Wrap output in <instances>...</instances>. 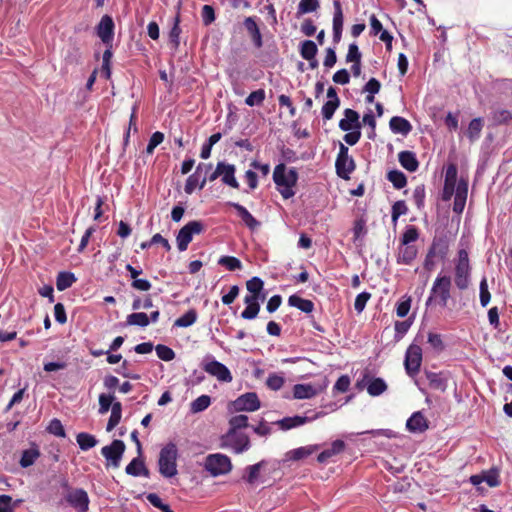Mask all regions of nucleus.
<instances>
[{
  "label": "nucleus",
  "mask_w": 512,
  "mask_h": 512,
  "mask_svg": "<svg viewBox=\"0 0 512 512\" xmlns=\"http://www.w3.org/2000/svg\"><path fill=\"white\" fill-rule=\"evenodd\" d=\"M454 283L459 290H466L471 282V265L466 249H460L454 260Z\"/></svg>",
  "instance_id": "nucleus-1"
},
{
  "label": "nucleus",
  "mask_w": 512,
  "mask_h": 512,
  "mask_svg": "<svg viewBox=\"0 0 512 512\" xmlns=\"http://www.w3.org/2000/svg\"><path fill=\"white\" fill-rule=\"evenodd\" d=\"M178 449L172 442L164 446L159 453V472L165 478L174 477L177 474Z\"/></svg>",
  "instance_id": "nucleus-2"
},
{
  "label": "nucleus",
  "mask_w": 512,
  "mask_h": 512,
  "mask_svg": "<svg viewBox=\"0 0 512 512\" xmlns=\"http://www.w3.org/2000/svg\"><path fill=\"white\" fill-rule=\"evenodd\" d=\"M451 278L449 276H438L432 286L431 295L426 301V305H430L434 299H438L442 307H446L450 298Z\"/></svg>",
  "instance_id": "nucleus-3"
},
{
  "label": "nucleus",
  "mask_w": 512,
  "mask_h": 512,
  "mask_svg": "<svg viewBox=\"0 0 512 512\" xmlns=\"http://www.w3.org/2000/svg\"><path fill=\"white\" fill-rule=\"evenodd\" d=\"M202 369L218 381L230 383L233 380L230 370L223 363L215 360L211 355H206L201 363Z\"/></svg>",
  "instance_id": "nucleus-4"
},
{
  "label": "nucleus",
  "mask_w": 512,
  "mask_h": 512,
  "mask_svg": "<svg viewBox=\"0 0 512 512\" xmlns=\"http://www.w3.org/2000/svg\"><path fill=\"white\" fill-rule=\"evenodd\" d=\"M356 164L352 156L349 155V149L343 143L339 145V153L335 161V169L338 177L349 180L350 174L355 170Z\"/></svg>",
  "instance_id": "nucleus-5"
},
{
  "label": "nucleus",
  "mask_w": 512,
  "mask_h": 512,
  "mask_svg": "<svg viewBox=\"0 0 512 512\" xmlns=\"http://www.w3.org/2000/svg\"><path fill=\"white\" fill-rule=\"evenodd\" d=\"M205 229L203 222L194 220L184 225L176 236L177 247L179 251L187 250L189 243L193 239V235L201 234Z\"/></svg>",
  "instance_id": "nucleus-6"
},
{
  "label": "nucleus",
  "mask_w": 512,
  "mask_h": 512,
  "mask_svg": "<svg viewBox=\"0 0 512 512\" xmlns=\"http://www.w3.org/2000/svg\"><path fill=\"white\" fill-rule=\"evenodd\" d=\"M204 468L212 476L227 474L232 469L230 458L223 454H210L206 457Z\"/></svg>",
  "instance_id": "nucleus-7"
},
{
  "label": "nucleus",
  "mask_w": 512,
  "mask_h": 512,
  "mask_svg": "<svg viewBox=\"0 0 512 512\" xmlns=\"http://www.w3.org/2000/svg\"><path fill=\"white\" fill-rule=\"evenodd\" d=\"M422 363V349L416 344H411L405 354L404 366L406 373L413 377L419 370Z\"/></svg>",
  "instance_id": "nucleus-8"
},
{
  "label": "nucleus",
  "mask_w": 512,
  "mask_h": 512,
  "mask_svg": "<svg viewBox=\"0 0 512 512\" xmlns=\"http://www.w3.org/2000/svg\"><path fill=\"white\" fill-rule=\"evenodd\" d=\"M273 181L277 187L295 186L298 181V172L296 168H290L286 173V165L280 163L274 168Z\"/></svg>",
  "instance_id": "nucleus-9"
},
{
  "label": "nucleus",
  "mask_w": 512,
  "mask_h": 512,
  "mask_svg": "<svg viewBox=\"0 0 512 512\" xmlns=\"http://www.w3.org/2000/svg\"><path fill=\"white\" fill-rule=\"evenodd\" d=\"M65 501L77 512H87L90 499L88 493L83 488H75L65 493Z\"/></svg>",
  "instance_id": "nucleus-10"
},
{
  "label": "nucleus",
  "mask_w": 512,
  "mask_h": 512,
  "mask_svg": "<svg viewBox=\"0 0 512 512\" xmlns=\"http://www.w3.org/2000/svg\"><path fill=\"white\" fill-rule=\"evenodd\" d=\"M125 448V443L122 440H114L110 445L104 446L101 453L111 466L119 467Z\"/></svg>",
  "instance_id": "nucleus-11"
},
{
  "label": "nucleus",
  "mask_w": 512,
  "mask_h": 512,
  "mask_svg": "<svg viewBox=\"0 0 512 512\" xmlns=\"http://www.w3.org/2000/svg\"><path fill=\"white\" fill-rule=\"evenodd\" d=\"M235 411L254 412L261 407L260 400L255 392H247L233 401Z\"/></svg>",
  "instance_id": "nucleus-12"
},
{
  "label": "nucleus",
  "mask_w": 512,
  "mask_h": 512,
  "mask_svg": "<svg viewBox=\"0 0 512 512\" xmlns=\"http://www.w3.org/2000/svg\"><path fill=\"white\" fill-rule=\"evenodd\" d=\"M322 415V412H316L312 416H300L295 415L293 417H284L283 419H280L275 422V424L281 429V430H290L295 427L302 426L304 424L310 423L314 421L315 419L319 418Z\"/></svg>",
  "instance_id": "nucleus-13"
},
{
  "label": "nucleus",
  "mask_w": 512,
  "mask_h": 512,
  "mask_svg": "<svg viewBox=\"0 0 512 512\" xmlns=\"http://www.w3.org/2000/svg\"><path fill=\"white\" fill-rule=\"evenodd\" d=\"M114 28L113 19L109 15H104L96 26V34L106 46H110L113 41Z\"/></svg>",
  "instance_id": "nucleus-14"
},
{
  "label": "nucleus",
  "mask_w": 512,
  "mask_h": 512,
  "mask_svg": "<svg viewBox=\"0 0 512 512\" xmlns=\"http://www.w3.org/2000/svg\"><path fill=\"white\" fill-rule=\"evenodd\" d=\"M227 441L235 453H243L250 448L249 437L244 433L228 432Z\"/></svg>",
  "instance_id": "nucleus-15"
},
{
  "label": "nucleus",
  "mask_w": 512,
  "mask_h": 512,
  "mask_svg": "<svg viewBox=\"0 0 512 512\" xmlns=\"http://www.w3.org/2000/svg\"><path fill=\"white\" fill-rule=\"evenodd\" d=\"M418 255L416 245L400 244L397 249L396 261L398 264L411 265Z\"/></svg>",
  "instance_id": "nucleus-16"
},
{
  "label": "nucleus",
  "mask_w": 512,
  "mask_h": 512,
  "mask_svg": "<svg viewBox=\"0 0 512 512\" xmlns=\"http://www.w3.org/2000/svg\"><path fill=\"white\" fill-rule=\"evenodd\" d=\"M344 118L339 121V128L342 131H351L361 129V122L359 121V114L357 111L347 108L344 110Z\"/></svg>",
  "instance_id": "nucleus-17"
},
{
  "label": "nucleus",
  "mask_w": 512,
  "mask_h": 512,
  "mask_svg": "<svg viewBox=\"0 0 512 512\" xmlns=\"http://www.w3.org/2000/svg\"><path fill=\"white\" fill-rule=\"evenodd\" d=\"M211 169H212L211 163L210 164L200 163L197 166L196 171L187 178L185 187H184L185 192L187 194H191L196 189V187L200 188V182H201L200 173L202 171H204L207 174Z\"/></svg>",
  "instance_id": "nucleus-18"
},
{
  "label": "nucleus",
  "mask_w": 512,
  "mask_h": 512,
  "mask_svg": "<svg viewBox=\"0 0 512 512\" xmlns=\"http://www.w3.org/2000/svg\"><path fill=\"white\" fill-rule=\"evenodd\" d=\"M227 205L233 207L244 224L252 231L260 227V222L242 205L236 202H227Z\"/></svg>",
  "instance_id": "nucleus-19"
},
{
  "label": "nucleus",
  "mask_w": 512,
  "mask_h": 512,
  "mask_svg": "<svg viewBox=\"0 0 512 512\" xmlns=\"http://www.w3.org/2000/svg\"><path fill=\"white\" fill-rule=\"evenodd\" d=\"M467 192V182L460 180L455 191V198L453 202V211L455 213L461 214L463 212L466 204Z\"/></svg>",
  "instance_id": "nucleus-20"
},
{
  "label": "nucleus",
  "mask_w": 512,
  "mask_h": 512,
  "mask_svg": "<svg viewBox=\"0 0 512 512\" xmlns=\"http://www.w3.org/2000/svg\"><path fill=\"white\" fill-rule=\"evenodd\" d=\"M449 250V244L446 237H434L429 247L430 257L445 259Z\"/></svg>",
  "instance_id": "nucleus-21"
},
{
  "label": "nucleus",
  "mask_w": 512,
  "mask_h": 512,
  "mask_svg": "<svg viewBox=\"0 0 512 512\" xmlns=\"http://www.w3.org/2000/svg\"><path fill=\"white\" fill-rule=\"evenodd\" d=\"M406 428L413 433H422L428 429V421L420 411L414 412L407 420Z\"/></svg>",
  "instance_id": "nucleus-22"
},
{
  "label": "nucleus",
  "mask_w": 512,
  "mask_h": 512,
  "mask_svg": "<svg viewBox=\"0 0 512 512\" xmlns=\"http://www.w3.org/2000/svg\"><path fill=\"white\" fill-rule=\"evenodd\" d=\"M389 127L394 134L407 136L412 131L411 123L400 116H394L389 121Z\"/></svg>",
  "instance_id": "nucleus-23"
},
{
  "label": "nucleus",
  "mask_w": 512,
  "mask_h": 512,
  "mask_svg": "<svg viewBox=\"0 0 512 512\" xmlns=\"http://www.w3.org/2000/svg\"><path fill=\"white\" fill-rule=\"evenodd\" d=\"M398 160L401 166L409 172H415L419 167V161L417 160L416 154L412 151H401L398 154Z\"/></svg>",
  "instance_id": "nucleus-24"
},
{
  "label": "nucleus",
  "mask_w": 512,
  "mask_h": 512,
  "mask_svg": "<svg viewBox=\"0 0 512 512\" xmlns=\"http://www.w3.org/2000/svg\"><path fill=\"white\" fill-rule=\"evenodd\" d=\"M345 449V442L337 439L332 442L331 446L323 450L317 457L319 463L327 462L331 457L340 454Z\"/></svg>",
  "instance_id": "nucleus-25"
},
{
  "label": "nucleus",
  "mask_w": 512,
  "mask_h": 512,
  "mask_svg": "<svg viewBox=\"0 0 512 512\" xmlns=\"http://www.w3.org/2000/svg\"><path fill=\"white\" fill-rule=\"evenodd\" d=\"M319 449V445H308L290 450L286 453V460L299 461L302 460Z\"/></svg>",
  "instance_id": "nucleus-26"
},
{
  "label": "nucleus",
  "mask_w": 512,
  "mask_h": 512,
  "mask_svg": "<svg viewBox=\"0 0 512 512\" xmlns=\"http://www.w3.org/2000/svg\"><path fill=\"white\" fill-rule=\"evenodd\" d=\"M221 181L232 188H239V183L237 179L235 178V171L236 168L233 164H228L225 162H222L221 167Z\"/></svg>",
  "instance_id": "nucleus-27"
},
{
  "label": "nucleus",
  "mask_w": 512,
  "mask_h": 512,
  "mask_svg": "<svg viewBox=\"0 0 512 512\" xmlns=\"http://www.w3.org/2000/svg\"><path fill=\"white\" fill-rule=\"evenodd\" d=\"M244 26L248 33L250 34L254 46L256 48H261L263 45L262 35L254 18L247 17L244 20Z\"/></svg>",
  "instance_id": "nucleus-28"
},
{
  "label": "nucleus",
  "mask_w": 512,
  "mask_h": 512,
  "mask_svg": "<svg viewBox=\"0 0 512 512\" xmlns=\"http://www.w3.org/2000/svg\"><path fill=\"white\" fill-rule=\"evenodd\" d=\"M317 395V389L312 384H296L293 387V398L311 399Z\"/></svg>",
  "instance_id": "nucleus-29"
},
{
  "label": "nucleus",
  "mask_w": 512,
  "mask_h": 512,
  "mask_svg": "<svg viewBox=\"0 0 512 512\" xmlns=\"http://www.w3.org/2000/svg\"><path fill=\"white\" fill-rule=\"evenodd\" d=\"M288 304L304 313H311L314 310V303L311 300L304 299L298 295H291L288 298Z\"/></svg>",
  "instance_id": "nucleus-30"
},
{
  "label": "nucleus",
  "mask_w": 512,
  "mask_h": 512,
  "mask_svg": "<svg viewBox=\"0 0 512 512\" xmlns=\"http://www.w3.org/2000/svg\"><path fill=\"white\" fill-rule=\"evenodd\" d=\"M40 457V450L38 447H32L30 449H26L22 452L19 464L22 468H27L32 466L35 461Z\"/></svg>",
  "instance_id": "nucleus-31"
},
{
  "label": "nucleus",
  "mask_w": 512,
  "mask_h": 512,
  "mask_svg": "<svg viewBox=\"0 0 512 512\" xmlns=\"http://www.w3.org/2000/svg\"><path fill=\"white\" fill-rule=\"evenodd\" d=\"M76 281L77 278L72 272L62 271L57 275L56 287L59 291H64L70 288Z\"/></svg>",
  "instance_id": "nucleus-32"
},
{
  "label": "nucleus",
  "mask_w": 512,
  "mask_h": 512,
  "mask_svg": "<svg viewBox=\"0 0 512 512\" xmlns=\"http://www.w3.org/2000/svg\"><path fill=\"white\" fill-rule=\"evenodd\" d=\"M483 129V119L478 117L470 121L466 135L470 142H475L480 138L481 131Z\"/></svg>",
  "instance_id": "nucleus-33"
},
{
  "label": "nucleus",
  "mask_w": 512,
  "mask_h": 512,
  "mask_svg": "<svg viewBox=\"0 0 512 512\" xmlns=\"http://www.w3.org/2000/svg\"><path fill=\"white\" fill-rule=\"evenodd\" d=\"M180 24V17L177 15L174 18V24L169 32V43L171 44V48L173 51H177L180 45V34H181V28L179 26Z\"/></svg>",
  "instance_id": "nucleus-34"
},
{
  "label": "nucleus",
  "mask_w": 512,
  "mask_h": 512,
  "mask_svg": "<svg viewBox=\"0 0 512 512\" xmlns=\"http://www.w3.org/2000/svg\"><path fill=\"white\" fill-rule=\"evenodd\" d=\"M387 179L396 189H402L407 185V177L400 170H391L387 173Z\"/></svg>",
  "instance_id": "nucleus-35"
},
{
  "label": "nucleus",
  "mask_w": 512,
  "mask_h": 512,
  "mask_svg": "<svg viewBox=\"0 0 512 512\" xmlns=\"http://www.w3.org/2000/svg\"><path fill=\"white\" fill-rule=\"evenodd\" d=\"M387 390V384L382 378H373L368 386L367 392L371 396H379Z\"/></svg>",
  "instance_id": "nucleus-36"
},
{
  "label": "nucleus",
  "mask_w": 512,
  "mask_h": 512,
  "mask_svg": "<svg viewBox=\"0 0 512 512\" xmlns=\"http://www.w3.org/2000/svg\"><path fill=\"white\" fill-rule=\"evenodd\" d=\"M318 52L317 45L312 40H304L301 43L300 47V55L303 59H312L316 57V54Z\"/></svg>",
  "instance_id": "nucleus-37"
},
{
  "label": "nucleus",
  "mask_w": 512,
  "mask_h": 512,
  "mask_svg": "<svg viewBox=\"0 0 512 512\" xmlns=\"http://www.w3.org/2000/svg\"><path fill=\"white\" fill-rule=\"evenodd\" d=\"M77 443L81 450L87 451L91 448H93L97 444L96 438L85 432H81L76 437Z\"/></svg>",
  "instance_id": "nucleus-38"
},
{
  "label": "nucleus",
  "mask_w": 512,
  "mask_h": 512,
  "mask_svg": "<svg viewBox=\"0 0 512 512\" xmlns=\"http://www.w3.org/2000/svg\"><path fill=\"white\" fill-rule=\"evenodd\" d=\"M122 406L120 402H114L111 407V415L107 424V431L113 430L120 422Z\"/></svg>",
  "instance_id": "nucleus-39"
},
{
  "label": "nucleus",
  "mask_w": 512,
  "mask_h": 512,
  "mask_svg": "<svg viewBox=\"0 0 512 512\" xmlns=\"http://www.w3.org/2000/svg\"><path fill=\"white\" fill-rule=\"evenodd\" d=\"M197 312L195 309H190L186 313H184L182 316H180L176 321L174 322V326L177 327H189L193 325L197 320Z\"/></svg>",
  "instance_id": "nucleus-40"
},
{
  "label": "nucleus",
  "mask_w": 512,
  "mask_h": 512,
  "mask_svg": "<svg viewBox=\"0 0 512 512\" xmlns=\"http://www.w3.org/2000/svg\"><path fill=\"white\" fill-rule=\"evenodd\" d=\"M492 120L495 125H504L512 122V112L506 109H497L492 112Z\"/></svg>",
  "instance_id": "nucleus-41"
},
{
  "label": "nucleus",
  "mask_w": 512,
  "mask_h": 512,
  "mask_svg": "<svg viewBox=\"0 0 512 512\" xmlns=\"http://www.w3.org/2000/svg\"><path fill=\"white\" fill-rule=\"evenodd\" d=\"M418 238H419L418 228L414 225H408V226H406L405 231L402 234V237L400 239V244L413 245L412 243L415 242Z\"/></svg>",
  "instance_id": "nucleus-42"
},
{
  "label": "nucleus",
  "mask_w": 512,
  "mask_h": 512,
  "mask_svg": "<svg viewBox=\"0 0 512 512\" xmlns=\"http://www.w3.org/2000/svg\"><path fill=\"white\" fill-rule=\"evenodd\" d=\"M211 404V398L208 395H201L191 402L190 409L193 413H199L206 410Z\"/></svg>",
  "instance_id": "nucleus-43"
},
{
  "label": "nucleus",
  "mask_w": 512,
  "mask_h": 512,
  "mask_svg": "<svg viewBox=\"0 0 512 512\" xmlns=\"http://www.w3.org/2000/svg\"><path fill=\"white\" fill-rule=\"evenodd\" d=\"M218 264L224 266L229 271L242 269L241 261L234 256H222L219 258Z\"/></svg>",
  "instance_id": "nucleus-44"
},
{
  "label": "nucleus",
  "mask_w": 512,
  "mask_h": 512,
  "mask_svg": "<svg viewBox=\"0 0 512 512\" xmlns=\"http://www.w3.org/2000/svg\"><path fill=\"white\" fill-rule=\"evenodd\" d=\"M130 475L134 476H148L149 471L146 468L144 461L140 458H134L132 461H130Z\"/></svg>",
  "instance_id": "nucleus-45"
},
{
  "label": "nucleus",
  "mask_w": 512,
  "mask_h": 512,
  "mask_svg": "<svg viewBox=\"0 0 512 512\" xmlns=\"http://www.w3.org/2000/svg\"><path fill=\"white\" fill-rule=\"evenodd\" d=\"M366 233V219L363 217L356 219L353 225V241L356 243L360 238H363Z\"/></svg>",
  "instance_id": "nucleus-46"
},
{
  "label": "nucleus",
  "mask_w": 512,
  "mask_h": 512,
  "mask_svg": "<svg viewBox=\"0 0 512 512\" xmlns=\"http://www.w3.org/2000/svg\"><path fill=\"white\" fill-rule=\"evenodd\" d=\"M265 464V461H260L254 465H250L246 468V471H247V475L244 476V479L249 483V484H253L258 476H259V473H260V470L261 468L264 466Z\"/></svg>",
  "instance_id": "nucleus-47"
},
{
  "label": "nucleus",
  "mask_w": 512,
  "mask_h": 512,
  "mask_svg": "<svg viewBox=\"0 0 512 512\" xmlns=\"http://www.w3.org/2000/svg\"><path fill=\"white\" fill-rule=\"evenodd\" d=\"M230 429L228 432H237L238 429L248 427V416L236 415L229 420Z\"/></svg>",
  "instance_id": "nucleus-48"
},
{
  "label": "nucleus",
  "mask_w": 512,
  "mask_h": 512,
  "mask_svg": "<svg viewBox=\"0 0 512 512\" xmlns=\"http://www.w3.org/2000/svg\"><path fill=\"white\" fill-rule=\"evenodd\" d=\"M318 0H301L298 4V15L311 13L316 11L319 8Z\"/></svg>",
  "instance_id": "nucleus-49"
},
{
  "label": "nucleus",
  "mask_w": 512,
  "mask_h": 512,
  "mask_svg": "<svg viewBox=\"0 0 512 512\" xmlns=\"http://www.w3.org/2000/svg\"><path fill=\"white\" fill-rule=\"evenodd\" d=\"M408 207L404 200H398L392 205L391 217L394 224L400 216L407 214Z\"/></svg>",
  "instance_id": "nucleus-50"
},
{
  "label": "nucleus",
  "mask_w": 512,
  "mask_h": 512,
  "mask_svg": "<svg viewBox=\"0 0 512 512\" xmlns=\"http://www.w3.org/2000/svg\"><path fill=\"white\" fill-rule=\"evenodd\" d=\"M412 325V320L407 319L404 321H396L395 322V335L394 339L395 341H400L404 335L408 332Z\"/></svg>",
  "instance_id": "nucleus-51"
},
{
  "label": "nucleus",
  "mask_w": 512,
  "mask_h": 512,
  "mask_svg": "<svg viewBox=\"0 0 512 512\" xmlns=\"http://www.w3.org/2000/svg\"><path fill=\"white\" fill-rule=\"evenodd\" d=\"M333 5H334L333 30H343V13H342L341 3L339 0H335Z\"/></svg>",
  "instance_id": "nucleus-52"
},
{
  "label": "nucleus",
  "mask_w": 512,
  "mask_h": 512,
  "mask_svg": "<svg viewBox=\"0 0 512 512\" xmlns=\"http://www.w3.org/2000/svg\"><path fill=\"white\" fill-rule=\"evenodd\" d=\"M246 288L250 294L258 296L263 291L264 282L261 278L254 276L246 282Z\"/></svg>",
  "instance_id": "nucleus-53"
},
{
  "label": "nucleus",
  "mask_w": 512,
  "mask_h": 512,
  "mask_svg": "<svg viewBox=\"0 0 512 512\" xmlns=\"http://www.w3.org/2000/svg\"><path fill=\"white\" fill-rule=\"evenodd\" d=\"M264 100L265 91L263 89H258L248 95V97L245 99V104L250 107H253L255 105H261Z\"/></svg>",
  "instance_id": "nucleus-54"
},
{
  "label": "nucleus",
  "mask_w": 512,
  "mask_h": 512,
  "mask_svg": "<svg viewBox=\"0 0 512 512\" xmlns=\"http://www.w3.org/2000/svg\"><path fill=\"white\" fill-rule=\"evenodd\" d=\"M155 350L158 358L163 361H171L175 358V352L166 345L158 344Z\"/></svg>",
  "instance_id": "nucleus-55"
},
{
  "label": "nucleus",
  "mask_w": 512,
  "mask_h": 512,
  "mask_svg": "<svg viewBox=\"0 0 512 512\" xmlns=\"http://www.w3.org/2000/svg\"><path fill=\"white\" fill-rule=\"evenodd\" d=\"M47 431L50 434L55 435L57 437L64 438L66 436L65 429H64L61 421L57 418H54L50 421V423L47 427Z\"/></svg>",
  "instance_id": "nucleus-56"
},
{
  "label": "nucleus",
  "mask_w": 512,
  "mask_h": 512,
  "mask_svg": "<svg viewBox=\"0 0 512 512\" xmlns=\"http://www.w3.org/2000/svg\"><path fill=\"white\" fill-rule=\"evenodd\" d=\"M340 106V102L337 101H326L322 107V117L324 120H330L332 119L335 111Z\"/></svg>",
  "instance_id": "nucleus-57"
},
{
  "label": "nucleus",
  "mask_w": 512,
  "mask_h": 512,
  "mask_svg": "<svg viewBox=\"0 0 512 512\" xmlns=\"http://www.w3.org/2000/svg\"><path fill=\"white\" fill-rule=\"evenodd\" d=\"M149 323V317L144 312H135L130 314V326L136 325L140 327H146L147 325H149Z\"/></svg>",
  "instance_id": "nucleus-58"
},
{
  "label": "nucleus",
  "mask_w": 512,
  "mask_h": 512,
  "mask_svg": "<svg viewBox=\"0 0 512 512\" xmlns=\"http://www.w3.org/2000/svg\"><path fill=\"white\" fill-rule=\"evenodd\" d=\"M114 404V396L111 394H100L99 396V413L105 414L111 409L112 405Z\"/></svg>",
  "instance_id": "nucleus-59"
},
{
  "label": "nucleus",
  "mask_w": 512,
  "mask_h": 512,
  "mask_svg": "<svg viewBox=\"0 0 512 512\" xmlns=\"http://www.w3.org/2000/svg\"><path fill=\"white\" fill-rule=\"evenodd\" d=\"M480 289V303L482 307H486L491 299V294L488 290V283L485 277L482 278L479 285Z\"/></svg>",
  "instance_id": "nucleus-60"
},
{
  "label": "nucleus",
  "mask_w": 512,
  "mask_h": 512,
  "mask_svg": "<svg viewBox=\"0 0 512 512\" xmlns=\"http://www.w3.org/2000/svg\"><path fill=\"white\" fill-rule=\"evenodd\" d=\"M411 308V297L404 296L401 301L397 304L396 314L400 318L407 316Z\"/></svg>",
  "instance_id": "nucleus-61"
},
{
  "label": "nucleus",
  "mask_w": 512,
  "mask_h": 512,
  "mask_svg": "<svg viewBox=\"0 0 512 512\" xmlns=\"http://www.w3.org/2000/svg\"><path fill=\"white\" fill-rule=\"evenodd\" d=\"M412 197L417 208L422 209L425 201V186L423 184L416 186Z\"/></svg>",
  "instance_id": "nucleus-62"
},
{
  "label": "nucleus",
  "mask_w": 512,
  "mask_h": 512,
  "mask_svg": "<svg viewBox=\"0 0 512 512\" xmlns=\"http://www.w3.org/2000/svg\"><path fill=\"white\" fill-rule=\"evenodd\" d=\"M371 298V294L369 292H361L356 296L355 302H354V309L361 313L365 309V306L369 299Z\"/></svg>",
  "instance_id": "nucleus-63"
},
{
  "label": "nucleus",
  "mask_w": 512,
  "mask_h": 512,
  "mask_svg": "<svg viewBox=\"0 0 512 512\" xmlns=\"http://www.w3.org/2000/svg\"><path fill=\"white\" fill-rule=\"evenodd\" d=\"M164 134L162 132L156 131L154 132L149 140V143L146 147V152L148 154H152L154 149L163 142Z\"/></svg>",
  "instance_id": "nucleus-64"
}]
</instances>
